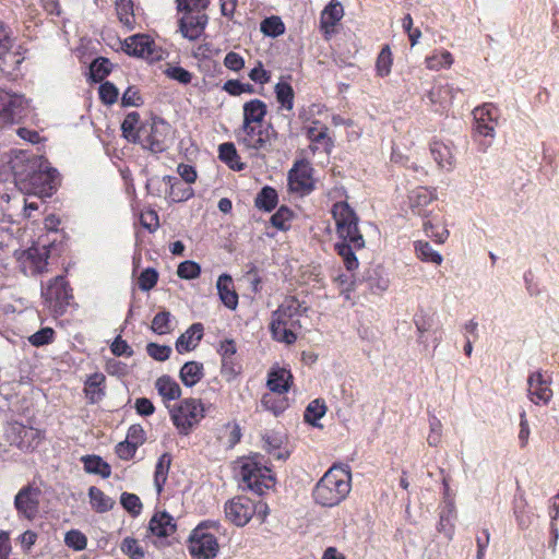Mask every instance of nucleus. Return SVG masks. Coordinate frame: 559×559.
I'll return each instance as SVG.
<instances>
[{"label":"nucleus","mask_w":559,"mask_h":559,"mask_svg":"<svg viewBox=\"0 0 559 559\" xmlns=\"http://www.w3.org/2000/svg\"><path fill=\"white\" fill-rule=\"evenodd\" d=\"M304 131L310 142L308 148L313 155L317 153L331 154L334 147V140L330 133V128L325 123L313 119L304 126Z\"/></svg>","instance_id":"nucleus-13"},{"label":"nucleus","mask_w":559,"mask_h":559,"mask_svg":"<svg viewBox=\"0 0 559 559\" xmlns=\"http://www.w3.org/2000/svg\"><path fill=\"white\" fill-rule=\"evenodd\" d=\"M393 63L392 51L389 45H384L380 50L377 61H376V71L377 75L381 78H385L391 73V68Z\"/></svg>","instance_id":"nucleus-47"},{"label":"nucleus","mask_w":559,"mask_h":559,"mask_svg":"<svg viewBox=\"0 0 559 559\" xmlns=\"http://www.w3.org/2000/svg\"><path fill=\"white\" fill-rule=\"evenodd\" d=\"M430 153L438 166L445 170H451L454 166V155L450 145L439 140L430 143Z\"/></svg>","instance_id":"nucleus-30"},{"label":"nucleus","mask_w":559,"mask_h":559,"mask_svg":"<svg viewBox=\"0 0 559 559\" xmlns=\"http://www.w3.org/2000/svg\"><path fill=\"white\" fill-rule=\"evenodd\" d=\"M32 180L34 185L41 183V192L51 193L57 188L58 175L55 169L49 171H39L34 174Z\"/></svg>","instance_id":"nucleus-48"},{"label":"nucleus","mask_w":559,"mask_h":559,"mask_svg":"<svg viewBox=\"0 0 559 559\" xmlns=\"http://www.w3.org/2000/svg\"><path fill=\"white\" fill-rule=\"evenodd\" d=\"M264 508L263 512L259 509V504L246 496H236L225 502L224 512L226 519L236 526L242 527L249 523L255 513L264 521L266 516L265 504H260Z\"/></svg>","instance_id":"nucleus-9"},{"label":"nucleus","mask_w":559,"mask_h":559,"mask_svg":"<svg viewBox=\"0 0 559 559\" xmlns=\"http://www.w3.org/2000/svg\"><path fill=\"white\" fill-rule=\"evenodd\" d=\"M294 218L293 211L286 206L282 205L270 218V223L277 230L286 231L290 228V223Z\"/></svg>","instance_id":"nucleus-45"},{"label":"nucleus","mask_w":559,"mask_h":559,"mask_svg":"<svg viewBox=\"0 0 559 559\" xmlns=\"http://www.w3.org/2000/svg\"><path fill=\"white\" fill-rule=\"evenodd\" d=\"M123 50L130 56L144 58L150 61L162 58V50L157 48L154 39L145 34H136L126 38Z\"/></svg>","instance_id":"nucleus-15"},{"label":"nucleus","mask_w":559,"mask_h":559,"mask_svg":"<svg viewBox=\"0 0 559 559\" xmlns=\"http://www.w3.org/2000/svg\"><path fill=\"white\" fill-rule=\"evenodd\" d=\"M64 543L69 548L81 551L87 546L86 536L79 530H71L66 533Z\"/></svg>","instance_id":"nucleus-59"},{"label":"nucleus","mask_w":559,"mask_h":559,"mask_svg":"<svg viewBox=\"0 0 559 559\" xmlns=\"http://www.w3.org/2000/svg\"><path fill=\"white\" fill-rule=\"evenodd\" d=\"M158 281V272L153 267L143 270L138 278L139 288L143 292L151 290Z\"/></svg>","instance_id":"nucleus-62"},{"label":"nucleus","mask_w":559,"mask_h":559,"mask_svg":"<svg viewBox=\"0 0 559 559\" xmlns=\"http://www.w3.org/2000/svg\"><path fill=\"white\" fill-rule=\"evenodd\" d=\"M331 214L335 223V229H344V226H353L359 223V217L355 210L346 202L340 201L333 204Z\"/></svg>","instance_id":"nucleus-28"},{"label":"nucleus","mask_w":559,"mask_h":559,"mask_svg":"<svg viewBox=\"0 0 559 559\" xmlns=\"http://www.w3.org/2000/svg\"><path fill=\"white\" fill-rule=\"evenodd\" d=\"M217 293L219 299L230 310H235L238 306V294L235 289L233 277L228 274H222L218 276L216 283Z\"/></svg>","instance_id":"nucleus-27"},{"label":"nucleus","mask_w":559,"mask_h":559,"mask_svg":"<svg viewBox=\"0 0 559 559\" xmlns=\"http://www.w3.org/2000/svg\"><path fill=\"white\" fill-rule=\"evenodd\" d=\"M475 136L493 139L498 126L499 109L492 103H485L473 110Z\"/></svg>","instance_id":"nucleus-16"},{"label":"nucleus","mask_w":559,"mask_h":559,"mask_svg":"<svg viewBox=\"0 0 559 559\" xmlns=\"http://www.w3.org/2000/svg\"><path fill=\"white\" fill-rule=\"evenodd\" d=\"M151 330L158 334L164 335L171 332V313L169 311H159L152 320Z\"/></svg>","instance_id":"nucleus-49"},{"label":"nucleus","mask_w":559,"mask_h":559,"mask_svg":"<svg viewBox=\"0 0 559 559\" xmlns=\"http://www.w3.org/2000/svg\"><path fill=\"white\" fill-rule=\"evenodd\" d=\"M267 115L266 104L259 99H250L242 106V123L241 126L263 124Z\"/></svg>","instance_id":"nucleus-24"},{"label":"nucleus","mask_w":559,"mask_h":559,"mask_svg":"<svg viewBox=\"0 0 559 559\" xmlns=\"http://www.w3.org/2000/svg\"><path fill=\"white\" fill-rule=\"evenodd\" d=\"M284 308L288 307L292 310L287 311L292 314V317L296 318L297 321H300L301 317H308L310 311V306L306 300H300L296 296H287L281 304Z\"/></svg>","instance_id":"nucleus-44"},{"label":"nucleus","mask_w":559,"mask_h":559,"mask_svg":"<svg viewBox=\"0 0 559 559\" xmlns=\"http://www.w3.org/2000/svg\"><path fill=\"white\" fill-rule=\"evenodd\" d=\"M239 475L243 486L260 496L273 489L276 483L273 471L252 457L242 462Z\"/></svg>","instance_id":"nucleus-4"},{"label":"nucleus","mask_w":559,"mask_h":559,"mask_svg":"<svg viewBox=\"0 0 559 559\" xmlns=\"http://www.w3.org/2000/svg\"><path fill=\"white\" fill-rule=\"evenodd\" d=\"M41 490L34 485L22 487L14 498V507L19 516L34 520L39 512Z\"/></svg>","instance_id":"nucleus-14"},{"label":"nucleus","mask_w":559,"mask_h":559,"mask_svg":"<svg viewBox=\"0 0 559 559\" xmlns=\"http://www.w3.org/2000/svg\"><path fill=\"white\" fill-rule=\"evenodd\" d=\"M352 489V474L347 465L331 466L314 486L312 496L322 507H335L348 496Z\"/></svg>","instance_id":"nucleus-1"},{"label":"nucleus","mask_w":559,"mask_h":559,"mask_svg":"<svg viewBox=\"0 0 559 559\" xmlns=\"http://www.w3.org/2000/svg\"><path fill=\"white\" fill-rule=\"evenodd\" d=\"M179 12H205L210 5V0H176Z\"/></svg>","instance_id":"nucleus-60"},{"label":"nucleus","mask_w":559,"mask_h":559,"mask_svg":"<svg viewBox=\"0 0 559 559\" xmlns=\"http://www.w3.org/2000/svg\"><path fill=\"white\" fill-rule=\"evenodd\" d=\"M88 498L92 509L97 513L108 512L115 506V500L95 486L90 487Z\"/></svg>","instance_id":"nucleus-35"},{"label":"nucleus","mask_w":559,"mask_h":559,"mask_svg":"<svg viewBox=\"0 0 559 559\" xmlns=\"http://www.w3.org/2000/svg\"><path fill=\"white\" fill-rule=\"evenodd\" d=\"M218 157L235 171H241L246 168V164L241 162L235 144L231 142H225L218 146Z\"/></svg>","instance_id":"nucleus-32"},{"label":"nucleus","mask_w":559,"mask_h":559,"mask_svg":"<svg viewBox=\"0 0 559 559\" xmlns=\"http://www.w3.org/2000/svg\"><path fill=\"white\" fill-rule=\"evenodd\" d=\"M110 62L106 58H97L90 66V74L94 82H102L110 73Z\"/></svg>","instance_id":"nucleus-54"},{"label":"nucleus","mask_w":559,"mask_h":559,"mask_svg":"<svg viewBox=\"0 0 559 559\" xmlns=\"http://www.w3.org/2000/svg\"><path fill=\"white\" fill-rule=\"evenodd\" d=\"M414 322L418 332L419 342L425 343V333L429 332L435 325L433 316L421 311L415 316Z\"/></svg>","instance_id":"nucleus-56"},{"label":"nucleus","mask_w":559,"mask_h":559,"mask_svg":"<svg viewBox=\"0 0 559 559\" xmlns=\"http://www.w3.org/2000/svg\"><path fill=\"white\" fill-rule=\"evenodd\" d=\"M173 456L170 453H163L156 463L154 472V486L157 495H160L164 490V486L167 481L168 472L171 465Z\"/></svg>","instance_id":"nucleus-33"},{"label":"nucleus","mask_w":559,"mask_h":559,"mask_svg":"<svg viewBox=\"0 0 559 559\" xmlns=\"http://www.w3.org/2000/svg\"><path fill=\"white\" fill-rule=\"evenodd\" d=\"M44 306L53 318L63 316L73 300V292L63 275H58L41 287Z\"/></svg>","instance_id":"nucleus-3"},{"label":"nucleus","mask_w":559,"mask_h":559,"mask_svg":"<svg viewBox=\"0 0 559 559\" xmlns=\"http://www.w3.org/2000/svg\"><path fill=\"white\" fill-rule=\"evenodd\" d=\"M288 185L292 191L307 194L313 188L312 168L308 162L298 160L288 173Z\"/></svg>","instance_id":"nucleus-18"},{"label":"nucleus","mask_w":559,"mask_h":559,"mask_svg":"<svg viewBox=\"0 0 559 559\" xmlns=\"http://www.w3.org/2000/svg\"><path fill=\"white\" fill-rule=\"evenodd\" d=\"M210 527L218 528L217 522L205 521L200 523L189 537V551L198 559H214L218 552V542L214 534L207 532Z\"/></svg>","instance_id":"nucleus-7"},{"label":"nucleus","mask_w":559,"mask_h":559,"mask_svg":"<svg viewBox=\"0 0 559 559\" xmlns=\"http://www.w3.org/2000/svg\"><path fill=\"white\" fill-rule=\"evenodd\" d=\"M326 405L324 400L316 399L311 401L304 413V419L306 423L317 426V421L321 419L326 413Z\"/></svg>","instance_id":"nucleus-43"},{"label":"nucleus","mask_w":559,"mask_h":559,"mask_svg":"<svg viewBox=\"0 0 559 559\" xmlns=\"http://www.w3.org/2000/svg\"><path fill=\"white\" fill-rule=\"evenodd\" d=\"M171 127L163 119H154L151 124L142 126L139 143L144 150L158 154L165 152L170 143Z\"/></svg>","instance_id":"nucleus-12"},{"label":"nucleus","mask_w":559,"mask_h":559,"mask_svg":"<svg viewBox=\"0 0 559 559\" xmlns=\"http://www.w3.org/2000/svg\"><path fill=\"white\" fill-rule=\"evenodd\" d=\"M203 377V365L188 361L180 369V379L186 386L195 385Z\"/></svg>","instance_id":"nucleus-40"},{"label":"nucleus","mask_w":559,"mask_h":559,"mask_svg":"<svg viewBox=\"0 0 559 559\" xmlns=\"http://www.w3.org/2000/svg\"><path fill=\"white\" fill-rule=\"evenodd\" d=\"M454 518L455 512L452 508H449L447 511H442L440 513L437 530L440 533H443L449 539H451L454 534Z\"/></svg>","instance_id":"nucleus-57"},{"label":"nucleus","mask_w":559,"mask_h":559,"mask_svg":"<svg viewBox=\"0 0 559 559\" xmlns=\"http://www.w3.org/2000/svg\"><path fill=\"white\" fill-rule=\"evenodd\" d=\"M260 405L263 411L270 412L274 416H278L288 408L289 403L285 393H277L269 390V392L262 395Z\"/></svg>","instance_id":"nucleus-31"},{"label":"nucleus","mask_w":559,"mask_h":559,"mask_svg":"<svg viewBox=\"0 0 559 559\" xmlns=\"http://www.w3.org/2000/svg\"><path fill=\"white\" fill-rule=\"evenodd\" d=\"M426 235L438 243H443L449 237V230L444 227L438 228L430 221L423 224Z\"/></svg>","instance_id":"nucleus-64"},{"label":"nucleus","mask_w":559,"mask_h":559,"mask_svg":"<svg viewBox=\"0 0 559 559\" xmlns=\"http://www.w3.org/2000/svg\"><path fill=\"white\" fill-rule=\"evenodd\" d=\"M140 123V114L136 111L129 112L121 123V131L124 139L131 143H136L142 133Z\"/></svg>","instance_id":"nucleus-36"},{"label":"nucleus","mask_w":559,"mask_h":559,"mask_svg":"<svg viewBox=\"0 0 559 559\" xmlns=\"http://www.w3.org/2000/svg\"><path fill=\"white\" fill-rule=\"evenodd\" d=\"M414 250H415L416 257L425 263H432L435 265H440L443 261V257L438 251H436L428 241H425V240L415 241Z\"/></svg>","instance_id":"nucleus-37"},{"label":"nucleus","mask_w":559,"mask_h":559,"mask_svg":"<svg viewBox=\"0 0 559 559\" xmlns=\"http://www.w3.org/2000/svg\"><path fill=\"white\" fill-rule=\"evenodd\" d=\"M55 330L52 328L46 326L41 328L39 331L28 336V342L32 346L41 347L51 344L55 341Z\"/></svg>","instance_id":"nucleus-55"},{"label":"nucleus","mask_w":559,"mask_h":559,"mask_svg":"<svg viewBox=\"0 0 559 559\" xmlns=\"http://www.w3.org/2000/svg\"><path fill=\"white\" fill-rule=\"evenodd\" d=\"M29 115V102L24 95L0 90V129L21 124Z\"/></svg>","instance_id":"nucleus-6"},{"label":"nucleus","mask_w":559,"mask_h":559,"mask_svg":"<svg viewBox=\"0 0 559 559\" xmlns=\"http://www.w3.org/2000/svg\"><path fill=\"white\" fill-rule=\"evenodd\" d=\"M84 469L86 473L100 475L108 478L111 475L110 465L98 455H85L82 457Z\"/></svg>","instance_id":"nucleus-39"},{"label":"nucleus","mask_w":559,"mask_h":559,"mask_svg":"<svg viewBox=\"0 0 559 559\" xmlns=\"http://www.w3.org/2000/svg\"><path fill=\"white\" fill-rule=\"evenodd\" d=\"M121 551L130 559H144L145 551L139 540L133 537H126L120 545Z\"/></svg>","instance_id":"nucleus-53"},{"label":"nucleus","mask_w":559,"mask_h":559,"mask_svg":"<svg viewBox=\"0 0 559 559\" xmlns=\"http://www.w3.org/2000/svg\"><path fill=\"white\" fill-rule=\"evenodd\" d=\"M453 63V56L448 50H442L426 58L427 68L430 70H440L442 68H450Z\"/></svg>","instance_id":"nucleus-52"},{"label":"nucleus","mask_w":559,"mask_h":559,"mask_svg":"<svg viewBox=\"0 0 559 559\" xmlns=\"http://www.w3.org/2000/svg\"><path fill=\"white\" fill-rule=\"evenodd\" d=\"M84 394L91 404L98 403L106 394V377L102 372H95L84 382Z\"/></svg>","instance_id":"nucleus-29"},{"label":"nucleus","mask_w":559,"mask_h":559,"mask_svg":"<svg viewBox=\"0 0 559 559\" xmlns=\"http://www.w3.org/2000/svg\"><path fill=\"white\" fill-rule=\"evenodd\" d=\"M260 28L264 35L271 37H277L285 33V25L281 17L275 15L264 19L261 22Z\"/></svg>","instance_id":"nucleus-50"},{"label":"nucleus","mask_w":559,"mask_h":559,"mask_svg":"<svg viewBox=\"0 0 559 559\" xmlns=\"http://www.w3.org/2000/svg\"><path fill=\"white\" fill-rule=\"evenodd\" d=\"M162 181L165 185V195L173 202L187 201L193 195V189L177 177L164 176Z\"/></svg>","instance_id":"nucleus-25"},{"label":"nucleus","mask_w":559,"mask_h":559,"mask_svg":"<svg viewBox=\"0 0 559 559\" xmlns=\"http://www.w3.org/2000/svg\"><path fill=\"white\" fill-rule=\"evenodd\" d=\"M209 16L205 12L185 13L180 19L179 26L183 37L195 40L203 34Z\"/></svg>","instance_id":"nucleus-20"},{"label":"nucleus","mask_w":559,"mask_h":559,"mask_svg":"<svg viewBox=\"0 0 559 559\" xmlns=\"http://www.w3.org/2000/svg\"><path fill=\"white\" fill-rule=\"evenodd\" d=\"M277 103L286 110H293L295 92L287 82H278L274 87Z\"/></svg>","instance_id":"nucleus-42"},{"label":"nucleus","mask_w":559,"mask_h":559,"mask_svg":"<svg viewBox=\"0 0 559 559\" xmlns=\"http://www.w3.org/2000/svg\"><path fill=\"white\" fill-rule=\"evenodd\" d=\"M527 396L536 405H547L552 399L550 380L544 378L540 371L532 372L527 378Z\"/></svg>","instance_id":"nucleus-19"},{"label":"nucleus","mask_w":559,"mask_h":559,"mask_svg":"<svg viewBox=\"0 0 559 559\" xmlns=\"http://www.w3.org/2000/svg\"><path fill=\"white\" fill-rule=\"evenodd\" d=\"M120 503L132 516L140 515L143 509V504L135 493L123 492L120 497Z\"/></svg>","instance_id":"nucleus-58"},{"label":"nucleus","mask_w":559,"mask_h":559,"mask_svg":"<svg viewBox=\"0 0 559 559\" xmlns=\"http://www.w3.org/2000/svg\"><path fill=\"white\" fill-rule=\"evenodd\" d=\"M201 274V266L191 260L181 262L177 269V275L183 280H194Z\"/></svg>","instance_id":"nucleus-61"},{"label":"nucleus","mask_w":559,"mask_h":559,"mask_svg":"<svg viewBox=\"0 0 559 559\" xmlns=\"http://www.w3.org/2000/svg\"><path fill=\"white\" fill-rule=\"evenodd\" d=\"M203 324L198 322L190 325L176 341V350L179 354L193 350L203 337Z\"/></svg>","instance_id":"nucleus-26"},{"label":"nucleus","mask_w":559,"mask_h":559,"mask_svg":"<svg viewBox=\"0 0 559 559\" xmlns=\"http://www.w3.org/2000/svg\"><path fill=\"white\" fill-rule=\"evenodd\" d=\"M177 530L175 519L166 511H157L148 522V531L156 537H168Z\"/></svg>","instance_id":"nucleus-23"},{"label":"nucleus","mask_w":559,"mask_h":559,"mask_svg":"<svg viewBox=\"0 0 559 559\" xmlns=\"http://www.w3.org/2000/svg\"><path fill=\"white\" fill-rule=\"evenodd\" d=\"M155 388L164 401L178 400L181 395L179 384L169 376H162L156 380Z\"/></svg>","instance_id":"nucleus-34"},{"label":"nucleus","mask_w":559,"mask_h":559,"mask_svg":"<svg viewBox=\"0 0 559 559\" xmlns=\"http://www.w3.org/2000/svg\"><path fill=\"white\" fill-rule=\"evenodd\" d=\"M359 223L353 226H344V229L336 228L337 241L334 243L335 252L342 258L344 266L347 271H355L359 266L358 259L355 254L356 251L365 248L366 241Z\"/></svg>","instance_id":"nucleus-2"},{"label":"nucleus","mask_w":559,"mask_h":559,"mask_svg":"<svg viewBox=\"0 0 559 559\" xmlns=\"http://www.w3.org/2000/svg\"><path fill=\"white\" fill-rule=\"evenodd\" d=\"M205 417V408L199 399L188 397L180 401L170 411V419L178 433L188 436Z\"/></svg>","instance_id":"nucleus-5"},{"label":"nucleus","mask_w":559,"mask_h":559,"mask_svg":"<svg viewBox=\"0 0 559 559\" xmlns=\"http://www.w3.org/2000/svg\"><path fill=\"white\" fill-rule=\"evenodd\" d=\"M100 100L106 105H112L117 102L119 92L114 83L106 81L98 88Z\"/></svg>","instance_id":"nucleus-63"},{"label":"nucleus","mask_w":559,"mask_h":559,"mask_svg":"<svg viewBox=\"0 0 559 559\" xmlns=\"http://www.w3.org/2000/svg\"><path fill=\"white\" fill-rule=\"evenodd\" d=\"M50 257L49 246L36 245L24 250L19 260L25 273L38 275L47 271L48 259Z\"/></svg>","instance_id":"nucleus-17"},{"label":"nucleus","mask_w":559,"mask_h":559,"mask_svg":"<svg viewBox=\"0 0 559 559\" xmlns=\"http://www.w3.org/2000/svg\"><path fill=\"white\" fill-rule=\"evenodd\" d=\"M237 141L245 148L260 152L270 151L273 141L277 139V132L271 123L267 126H241L236 133Z\"/></svg>","instance_id":"nucleus-8"},{"label":"nucleus","mask_w":559,"mask_h":559,"mask_svg":"<svg viewBox=\"0 0 559 559\" xmlns=\"http://www.w3.org/2000/svg\"><path fill=\"white\" fill-rule=\"evenodd\" d=\"M277 191L270 186L263 187L254 199L255 207L264 212L273 211L277 206Z\"/></svg>","instance_id":"nucleus-38"},{"label":"nucleus","mask_w":559,"mask_h":559,"mask_svg":"<svg viewBox=\"0 0 559 559\" xmlns=\"http://www.w3.org/2000/svg\"><path fill=\"white\" fill-rule=\"evenodd\" d=\"M116 11L119 21L128 28H133L135 19L132 0H116Z\"/></svg>","instance_id":"nucleus-46"},{"label":"nucleus","mask_w":559,"mask_h":559,"mask_svg":"<svg viewBox=\"0 0 559 559\" xmlns=\"http://www.w3.org/2000/svg\"><path fill=\"white\" fill-rule=\"evenodd\" d=\"M294 383V376L289 369L274 366L267 372L266 388L277 393H287Z\"/></svg>","instance_id":"nucleus-22"},{"label":"nucleus","mask_w":559,"mask_h":559,"mask_svg":"<svg viewBox=\"0 0 559 559\" xmlns=\"http://www.w3.org/2000/svg\"><path fill=\"white\" fill-rule=\"evenodd\" d=\"M221 374L227 381H234L241 372V365L237 357L234 358H221Z\"/></svg>","instance_id":"nucleus-51"},{"label":"nucleus","mask_w":559,"mask_h":559,"mask_svg":"<svg viewBox=\"0 0 559 559\" xmlns=\"http://www.w3.org/2000/svg\"><path fill=\"white\" fill-rule=\"evenodd\" d=\"M409 199L413 212L418 215H423L420 207L430 204L436 199V195L429 189L419 187L413 191Z\"/></svg>","instance_id":"nucleus-41"},{"label":"nucleus","mask_w":559,"mask_h":559,"mask_svg":"<svg viewBox=\"0 0 559 559\" xmlns=\"http://www.w3.org/2000/svg\"><path fill=\"white\" fill-rule=\"evenodd\" d=\"M344 9L341 2L331 0V2L322 10L320 15V31L325 39H330L335 32V25L342 20Z\"/></svg>","instance_id":"nucleus-21"},{"label":"nucleus","mask_w":559,"mask_h":559,"mask_svg":"<svg viewBox=\"0 0 559 559\" xmlns=\"http://www.w3.org/2000/svg\"><path fill=\"white\" fill-rule=\"evenodd\" d=\"M4 437L10 445L17 448L22 452H33L45 439V432L14 421L9 423L5 427Z\"/></svg>","instance_id":"nucleus-11"},{"label":"nucleus","mask_w":559,"mask_h":559,"mask_svg":"<svg viewBox=\"0 0 559 559\" xmlns=\"http://www.w3.org/2000/svg\"><path fill=\"white\" fill-rule=\"evenodd\" d=\"M292 309L282 305L272 312L270 322V332L274 341L293 345L297 341V332L301 329L300 321L292 317Z\"/></svg>","instance_id":"nucleus-10"}]
</instances>
